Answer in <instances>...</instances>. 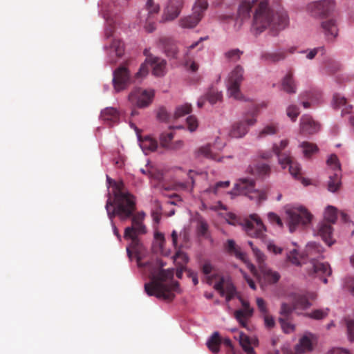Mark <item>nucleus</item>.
<instances>
[{
    "label": "nucleus",
    "mask_w": 354,
    "mask_h": 354,
    "mask_svg": "<svg viewBox=\"0 0 354 354\" xmlns=\"http://www.w3.org/2000/svg\"><path fill=\"white\" fill-rule=\"evenodd\" d=\"M289 25V16L281 5V0L271 4L260 2L254 8L252 22V31L257 35L268 29L276 36Z\"/></svg>",
    "instance_id": "obj_1"
},
{
    "label": "nucleus",
    "mask_w": 354,
    "mask_h": 354,
    "mask_svg": "<svg viewBox=\"0 0 354 354\" xmlns=\"http://www.w3.org/2000/svg\"><path fill=\"white\" fill-rule=\"evenodd\" d=\"M137 263L139 268H148L150 282L145 284V290L149 296H155L158 299L171 301L175 297V292H179V283L174 280V269H162L156 270L150 262L142 263L139 255L137 256Z\"/></svg>",
    "instance_id": "obj_2"
},
{
    "label": "nucleus",
    "mask_w": 354,
    "mask_h": 354,
    "mask_svg": "<svg viewBox=\"0 0 354 354\" xmlns=\"http://www.w3.org/2000/svg\"><path fill=\"white\" fill-rule=\"evenodd\" d=\"M106 209L109 219L117 216L121 221H127L136 209V198L131 194L118 193L113 198L109 197L106 203Z\"/></svg>",
    "instance_id": "obj_3"
},
{
    "label": "nucleus",
    "mask_w": 354,
    "mask_h": 354,
    "mask_svg": "<svg viewBox=\"0 0 354 354\" xmlns=\"http://www.w3.org/2000/svg\"><path fill=\"white\" fill-rule=\"evenodd\" d=\"M322 247L315 242L309 243L305 249V257L309 259L308 274L319 277L324 283L328 282L326 277L330 276L332 270L327 263H321L317 259L322 256Z\"/></svg>",
    "instance_id": "obj_4"
},
{
    "label": "nucleus",
    "mask_w": 354,
    "mask_h": 354,
    "mask_svg": "<svg viewBox=\"0 0 354 354\" xmlns=\"http://www.w3.org/2000/svg\"><path fill=\"white\" fill-rule=\"evenodd\" d=\"M145 217V214L143 212L136 214L133 213V216L130 218L131 219V225L124 229V239L131 240L129 246L127 248V252L130 259L132 255L130 248L136 252H138L142 250V245L138 236L147 233L146 226L143 223Z\"/></svg>",
    "instance_id": "obj_5"
},
{
    "label": "nucleus",
    "mask_w": 354,
    "mask_h": 354,
    "mask_svg": "<svg viewBox=\"0 0 354 354\" xmlns=\"http://www.w3.org/2000/svg\"><path fill=\"white\" fill-rule=\"evenodd\" d=\"M286 212L290 232H293L299 225H308L313 218V215L303 206L286 207Z\"/></svg>",
    "instance_id": "obj_6"
},
{
    "label": "nucleus",
    "mask_w": 354,
    "mask_h": 354,
    "mask_svg": "<svg viewBox=\"0 0 354 354\" xmlns=\"http://www.w3.org/2000/svg\"><path fill=\"white\" fill-rule=\"evenodd\" d=\"M337 218V209L333 206L328 205L324 212V220L329 223L322 222L318 225V234L329 246L333 244V242L331 241L333 227L330 224L335 223Z\"/></svg>",
    "instance_id": "obj_7"
},
{
    "label": "nucleus",
    "mask_w": 354,
    "mask_h": 354,
    "mask_svg": "<svg viewBox=\"0 0 354 354\" xmlns=\"http://www.w3.org/2000/svg\"><path fill=\"white\" fill-rule=\"evenodd\" d=\"M242 225L245 233L250 237L259 239L264 241L266 237V227L260 217L252 214L243 221Z\"/></svg>",
    "instance_id": "obj_8"
},
{
    "label": "nucleus",
    "mask_w": 354,
    "mask_h": 354,
    "mask_svg": "<svg viewBox=\"0 0 354 354\" xmlns=\"http://www.w3.org/2000/svg\"><path fill=\"white\" fill-rule=\"evenodd\" d=\"M244 70L242 66L237 65L229 74L227 88L230 97L235 100H243V96L240 91V85L243 80Z\"/></svg>",
    "instance_id": "obj_9"
},
{
    "label": "nucleus",
    "mask_w": 354,
    "mask_h": 354,
    "mask_svg": "<svg viewBox=\"0 0 354 354\" xmlns=\"http://www.w3.org/2000/svg\"><path fill=\"white\" fill-rule=\"evenodd\" d=\"M234 192L238 194L248 195L250 199L256 200L259 203L266 199V194L264 191L254 189L253 180L241 178L234 186Z\"/></svg>",
    "instance_id": "obj_10"
},
{
    "label": "nucleus",
    "mask_w": 354,
    "mask_h": 354,
    "mask_svg": "<svg viewBox=\"0 0 354 354\" xmlns=\"http://www.w3.org/2000/svg\"><path fill=\"white\" fill-rule=\"evenodd\" d=\"M207 7V0H196L193 6V13L181 18L178 22L179 26L183 28H194L203 17Z\"/></svg>",
    "instance_id": "obj_11"
},
{
    "label": "nucleus",
    "mask_w": 354,
    "mask_h": 354,
    "mask_svg": "<svg viewBox=\"0 0 354 354\" xmlns=\"http://www.w3.org/2000/svg\"><path fill=\"white\" fill-rule=\"evenodd\" d=\"M149 66L152 68L153 74L156 76H162L165 73L166 62L158 57H147L139 71L136 74V78H142L146 76L149 70Z\"/></svg>",
    "instance_id": "obj_12"
},
{
    "label": "nucleus",
    "mask_w": 354,
    "mask_h": 354,
    "mask_svg": "<svg viewBox=\"0 0 354 354\" xmlns=\"http://www.w3.org/2000/svg\"><path fill=\"white\" fill-rule=\"evenodd\" d=\"M153 97V90L136 88L130 93L129 100L133 106L142 109L152 102Z\"/></svg>",
    "instance_id": "obj_13"
},
{
    "label": "nucleus",
    "mask_w": 354,
    "mask_h": 354,
    "mask_svg": "<svg viewBox=\"0 0 354 354\" xmlns=\"http://www.w3.org/2000/svg\"><path fill=\"white\" fill-rule=\"evenodd\" d=\"M335 10V2L333 0H321L308 4L307 11L313 17H324L328 16Z\"/></svg>",
    "instance_id": "obj_14"
},
{
    "label": "nucleus",
    "mask_w": 354,
    "mask_h": 354,
    "mask_svg": "<svg viewBox=\"0 0 354 354\" xmlns=\"http://www.w3.org/2000/svg\"><path fill=\"white\" fill-rule=\"evenodd\" d=\"M257 107H255L251 113V117L248 115L243 120L235 122L230 131V136L232 138H240L243 137L248 131V127L254 125L256 122L255 116L257 112Z\"/></svg>",
    "instance_id": "obj_15"
},
{
    "label": "nucleus",
    "mask_w": 354,
    "mask_h": 354,
    "mask_svg": "<svg viewBox=\"0 0 354 354\" xmlns=\"http://www.w3.org/2000/svg\"><path fill=\"white\" fill-rule=\"evenodd\" d=\"M129 73L128 69L122 66L113 72V83L117 91L124 89L129 84Z\"/></svg>",
    "instance_id": "obj_16"
},
{
    "label": "nucleus",
    "mask_w": 354,
    "mask_h": 354,
    "mask_svg": "<svg viewBox=\"0 0 354 354\" xmlns=\"http://www.w3.org/2000/svg\"><path fill=\"white\" fill-rule=\"evenodd\" d=\"M184 5V0H169L164 10L162 22L172 21L177 18Z\"/></svg>",
    "instance_id": "obj_17"
},
{
    "label": "nucleus",
    "mask_w": 354,
    "mask_h": 354,
    "mask_svg": "<svg viewBox=\"0 0 354 354\" xmlns=\"http://www.w3.org/2000/svg\"><path fill=\"white\" fill-rule=\"evenodd\" d=\"M319 130V124L310 115H304L300 119V131L304 134H313Z\"/></svg>",
    "instance_id": "obj_18"
},
{
    "label": "nucleus",
    "mask_w": 354,
    "mask_h": 354,
    "mask_svg": "<svg viewBox=\"0 0 354 354\" xmlns=\"http://www.w3.org/2000/svg\"><path fill=\"white\" fill-rule=\"evenodd\" d=\"M206 39V37H201L198 41L194 42L192 44L187 47L185 64L186 67L192 72H196L198 69V64L196 62L192 60V59L189 57V55L192 53V50L195 48H197L198 50H201L203 49V45L201 44V41L205 40Z\"/></svg>",
    "instance_id": "obj_19"
},
{
    "label": "nucleus",
    "mask_w": 354,
    "mask_h": 354,
    "mask_svg": "<svg viewBox=\"0 0 354 354\" xmlns=\"http://www.w3.org/2000/svg\"><path fill=\"white\" fill-rule=\"evenodd\" d=\"M241 303L243 308L236 310L234 317L243 327L246 328L248 321L253 314V308H250L248 301L242 300Z\"/></svg>",
    "instance_id": "obj_20"
},
{
    "label": "nucleus",
    "mask_w": 354,
    "mask_h": 354,
    "mask_svg": "<svg viewBox=\"0 0 354 354\" xmlns=\"http://www.w3.org/2000/svg\"><path fill=\"white\" fill-rule=\"evenodd\" d=\"M323 31L328 41H333L338 35V28L335 20L324 21L321 24Z\"/></svg>",
    "instance_id": "obj_21"
},
{
    "label": "nucleus",
    "mask_w": 354,
    "mask_h": 354,
    "mask_svg": "<svg viewBox=\"0 0 354 354\" xmlns=\"http://www.w3.org/2000/svg\"><path fill=\"white\" fill-rule=\"evenodd\" d=\"M100 118L109 126L118 123L119 121V112L113 107H107L101 111Z\"/></svg>",
    "instance_id": "obj_22"
},
{
    "label": "nucleus",
    "mask_w": 354,
    "mask_h": 354,
    "mask_svg": "<svg viewBox=\"0 0 354 354\" xmlns=\"http://www.w3.org/2000/svg\"><path fill=\"white\" fill-rule=\"evenodd\" d=\"M160 43L167 57L171 58L176 57L178 50L172 39L163 37L160 39Z\"/></svg>",
    "instance_id": "obj_23"
},
{
    "label": "nucleus",
    "mask_w": 354,
    "mask_h": 354,
    "mask_svg": "<svg viewBox=\"0 0 354 354\" xmlns=\"http://www.w3.org/2000/svg\"><path fill=\"white\" fill-rule=\"evenodd\" d=\"M288 145V140H282L279 144H274L272 146L273 153L278 157V161L279 164H283L284 160H288V157L290 156V153H282Z\"/></svg>",
    "instance_id": "obj_24"
},
{
    "label": "nucleus",
    "mask_w": 354,
    "mask_h": 354,
    "mask_svg": "<svg viewBox=\"0 0 354 354\" xmlns=\"http://www.w3.org/2000/svg\"><path fill=\"white\" fill-rule=\"evenodd\" d=\"M253 6V2H250V1H241L238 8L237 18L241 21L248 19L250 17V12Z\"/></svg>",
    "instance_id": "obj_25"
},
{
    "label": "nucleus",
    "mask_w": 354,
    "mask_h": 354,
    "mask_svg": "<svg viewBox=\"0 0 354 354\" xmlns=\"http://www.w3.org/2000/svg\"><path fill=\"white\" fill-rule=\"evenodd\" d=\"M140 145L142 151L146 153L154 151L158 148V142L150 136H145L143 138L139 137Z\"/></svg>",
    "instance_id": "obj_26"
},
{
    "label": "nucleus",
    "mask_w": 354,
    "mask_h": 354,
    "mask_svg": "<svg viewBox=\"0 0 354 354\" xmlns=\"http://www.w3.org/2000/svg\"><path fill=\"white\" fill-rule=\"evenodd\" d=\"M281 88L287 93H295L297 91L296 84L293 80V74L289 71L283 78L281 82Z\"/></svg>",
    "instance_id": "obj_27"
},
{
    "label": "nucleus",
    "mask_w": 354,
    "mask_h": 354,
    "mask_svg": "<svg viewBox=\"0 0 354 354\" xmlns=\"http://www.w3.org/2000/svg\"><path fill=\"white\" fill-rule=\"evenodd\" d=\"M342 171H337L330 174L328 183V189L331 192H337L341 186Z\"/></svg>",
    "instance_id": "obj_28"
},
{
    "label": "nucleus",
    "mask_w": 354,
    "mask_h": 354,
    "mask_svg": "<svg viewBox=\"0 0 354 354\" xmlns=\"http://www.w3.org/2000/svg\"><path fill=\"white\" fill-rule=\"evenodd\" d=\"M260 270L264 281L269 284L275 283L280 279V274L277 272L267 267H262Z\"/></svg>",
    "instance_id": "obj_29"
},
{
    "label": "nucleus",
    "mask_w": 354,
    "mask_h": 354,
    "mask_svg": "<svg viewBox=\"0 0 354 354\" xmlns=\"http://www.w3.org/2000/svg\"><path fill=\"white\" fill-rule=\"evenodd\" d=\"M280 165L283 168L288 167L290 174L295 178H297L300 174V166L291 156L288 157V160H284L283 164Z\"/></svg>",
    "instance_id": "obj_30"
},
{
    "label": "nucleus",
    "mask_w": 354,
    "mask_h": 354,
    "mask_svg": "<svg viewBox=\"0 0 354 354\" xmlns=\"http://www.w3.org/2000/svg\"><path fill=\"white\" fill-rule=\"evenodd\" d=\"M313 349L312 342L307 336H304L299 340V344L295 347L296 354H303L311 351Z\"/></svg>",
    "instance_id": "obj_31"
},
{
    "label": "nucleus",
    "mask_w": 354,
    "mask_h": 354,
    "mask_svg": "<svg viewBox=\"0 0 354 354\" xmlns=\"http://www.w3.org/2000/svg\"><path fill=\"white\" fill-rule=\"evenodd\" d=\"M222 342L218 332H214L207 342L208 348L214 353H218Z\"/></svg>",
    "instance_id": "obj_32"
},
{
    "label": "nucleus",
    "mask_w": 354,
    "mask_h": 354,
    "mask_svg": "<svg viewBox=\"0 0 354 354\" xmlns=\"http://www.w3.org/2000/svg\"><path fill=\"white\" fill-rule=\"evenodd\" d=\"M333 105L335 108H339L344 106V108L342 110V115L350 113L353 108V106L351 105H346V98L344 97H341L338 94H335L333 96Z\"/></svg>",
    "instance_id": "obj_33"
},
{
    "label": "nucleus",
    "mask_w": 354,
    "mask_h": 354,
    "mask_svg": "<svg viewBox=\"0 0 354 354\" xmlns=\"http://www.w3.org/2000/svg\"><path fill=\"white\" fill-rule=\"evenodd\" d=\"M287 258L292 264L299 266L301 264V261L304 260L306 257L304 253H299L297 248H293L290 250L289 253L287 254Z\"/></svg>",
    "instance_id": "obj_34"
},
{
    "label": "nucleus",
    "mask_w": 354,
    "mask_h": 354,
    "mask_svg": "<svg viewBox=\"0 0 354 354\" xmlns=\"http://www.w3.org/2000/svg\"><path fill=\"white\" fill-rule=\"evenodd\" d=\"M299 147L302 148L304 156L306 158L311 157V156L317 153L319 150L315 144L309 142H303L300 144Z\"/></svg>",
    "instance_id": "obj_35"
},
{
    "label": "nucleus",
    "mask_w": 354,
    "mask_h": 354,
    "mask_svg": "<svg viewBox=\"0 0 354 354\" xmlns=\"http://www.w3.org/2000/svg\"><path fill=\"white\" fill-rule=\"evenodd\" d=\"M239 343L243 349L248 354H255L254 348L251 346L250 339L248 335L241 333L239 335Z\"/></svg>",
    "instance_id": "obj_36"
},
{
    "label": "nucleus",
    "mask_w": 354,
    "mask_h": 354,
    "mask_svg": "<svg viewBox=\"0 0 354 354\" xmlns=\"http://www.w3.org/2000/svg\"><path fill=\"white\" fill-rule=\"evenodd\" d=\"M310 306L306 297L303 295H297L293 301V308L295 309H305Z\"/></svg>",
    "instance_id": "obj_37"
},
{
    "label": "nucleus",
    "mask_w": 354,
    "mask_h": 354,
    "mask_svg": "<svg viewBox=\"0 0 354 354\" xmlns=\"http://www.w3.org/2000/svg\"><path fill=\"white\" fill-rule=\"evenodd\" d=\"M192 105L190 104H185L183 105L178 106L174 113V119H178L183 117L192 111Z\"/></svg>",
    "instance_id": "obj_38"
},
{
    "label": "nucleus",
    "mask_w": 354,
    "mask_h": 354,
    "mask_svg": "<svg viewBox=\"0 0 354 354\" xmlns=\"http://www.w3.org/2000/svg\"><path fill=\"white\" fill-rule=\"evenodd\" d=\"M206 99L211 104H214L222 100V93L214 88H211L206 94Z\"/></svg>",
    "instance_id": "obj_39"
},
{
    "label": "nucleus",
    "mask_w": 354,
    "mask_h": 354,
    "mask_svg": "<svg viewBox=\"0 0 354 354\" xmlns=\"http://www.w3.org/2000/svg\"><path fill=\"white\" fill-rule=\"evenodd\" d=\"M254 171L252 170L254 174H257L260 177H264L270 173V167L268 165L265 163H259L257 164L254 169Z\"/></svg>",
    "instance_id": "obj_40"
},
{
    "label": "nucleus",
    "mask_w": 354,
    "mask_h": 354,
    "mask_svg": "<svg viewBox=\"0 0 354 354\" xmlns=\"http://www.w3.org/2000/svg\"><path fill=\"white\" fill-rule=\"evenodd\" d=\"M173 138V132L169 131L162 133L159 138L161 147L167 149L170 144L172 143L171 140Z\"/></svg>",
    "instance_id": "obj_41"
},
{
    "label": "nucleus",
    "mask_w": 354,
    "mask_h": 354,
    "mask_svg": "<svg viewBox=\"0 0 354 354\" xmlns=\"http://www.w3.org/2000/svg\"><path fill=\"white\" fill-rule=\"evenodd\" d=\"M174 261L176 262L177 266H184L188 262V256L183 251L178 250L176 252L174 256Z\"/></svg>",
    "instance_id": "obj_42"
},
{
    "label": "nucleus",
    "mask_w": 354,
    "mask_h": 354,
    "mask_svg": "<svg viewBox=\"0 0 354 354\" xmlns=\"http://www.w3.org/2000/svg\"><path fill=\"white\" fill-rule=\"evenodd\" d=\"M160 6L158 4H155L153 0H147L146 3V11L147 12V17H153L159 12Z\"/></svg>",
    "instance_id": "obj_43"
},
{
    "label": "nucleus",
    "mask_w": 354,
    "mask_h": 354,
    "mask_svg": "<svg viewBox=\"0 0 354 354\" xmlns=\"http://www.w3.org/2000/svg\"><path fill=\"white\" fill-rule=\"evenodd\" d=\"M326 163L328 166L333 170V173L337 170H341V165L337 156L335 154H331L328 158Z\"/></svg>",
    "instance_id": "obj_44"
},
{
    "label": "nucleus",
    "mask_w": 354,
    "mask_h": 354,
    "mask_svg": "<svg viewBox=\"0 0 354 354\" xmlns=\"http://www.w3.org/2000/svg\"><path fill=\"white\" fill-rule=\"evenodd\" d=\"M107 181L111 184L113 183L114 186L113 190V197H115V195L118 193L122 194H131L128 191H126L124 189V185L122 182H115L112 181V180L106 176Z\"/></svg>",
    "instance_id": "obj_45"
},
{
    "label": "nucleus",
    "mask_w": 354,
    "mask_h": 354,
    "mask_svg": "<svg viewBox=\"0 0 354 354\" xmlns=\"http://www.w3.org/2000/svg\"><path fill=\"white\" fill-rule=\"evenodd\" d=\"M198 154L214 160H218L216 155L212 152L210 145H209L201 147L198 149Z\"/></svg>",
    "instance_id": "obj_46"
},
{
    "label": "nucleus",
    "mask_w": 354,
    "mask_h": 354,
    "mask_svg": "<svg viewBox=\"0 0 354 354\" xmlns=\"http://www.w3.org/2000/svg\"><path fill=\"white\" fill-rule=\"evenodd\" d=\"M110 48L114 50L117 57H121L124 53V44L119 39H113Z\"/></svg>",
    "instance_id": "obj_47"
},
{
    "label": "nucleus",
    "mask_w": 354,
    "mask_h": 354,
    "mask_svg": "<svg viewBox=\"0 0 354 354\" xmlns=\"http://www.w3.org/2000/svg\"><path fill=\"white\" fill-rule=\"evenodd\" d=\"M279 322L280 323L281 327L284 333H290L295 330V325L288 321V317H280L279 319Z\"/></svg>",
    "instance_id": "obj_48"
},
{
    "label": "nucleus",
    "mask_w": 354,
    "mask_h": 354,
    "mask_svg": "<svg viewBox=\"0 0 354 354\" xmlns=\"http://www.w3.org/2000/svg\"><path fill=\"white\" fill-rule=\"evenodd\" d=\"M230 186V181H219L217 182L213 187H210L209 188L205 190L206 192H212L214 194H217L220 189H225Z\"/></svg>",
    "instance_id": "obj_49"
},
{
    "label": "nucleus",
    "mask_w": 354,
    "mask_h": 354,
    "mask_svg": "<svg viewBox=\"0 0 354 354\" xmlns=\"http://www.w3.org/2000/svg\"><path fill=\"white\" fill-rule=\"evenodd\" d=\"M328 308L314 310L308 314V316L315 319H322L328 315Z\"/></svg>",
    "instance_id": "obj_50"
},
{
    "label": "nucleus",
    "mask_w": 354,
    "mask_h": 354,
    "mask_svg": "<svg viewBox=\"0 0 354 354\" xmlns=\"http://www.w3.org/2000/svg\"><path fill=\"white\" fill-rule=\"evenodd\" d=\"M278 128L276 125L270 124L265 127L259 133V137L263 138L268 135H273L277 133Z\"/></svg>",
    "instance_id": "obj_51"
},
{
    "label": "nucleus",
    "mask_w": 354,
    "mask_h": 354,
    "mask_svg": "<svg viewBox=\"0 0 354 354\" xmlns=\"http://www.w3.org/2000/svg\"><path fill=\"white\" fill-rule=\"evenodd\" d=\"M345 322L348 340L354 342V320L346 319Z\"/></svg>",
    "instance_id": "obj_52"
},
{
    "label": "nucleus",
    "mask_w": 354,
    "mask_h": 354,
    "mask_svg": "<svg viewBox=\"0 0 354 354\" xmlns=\"http://www.w3.org/2000/svg\"><path fill=\"white\" fill-rule=\"evenodd\" d=\"M242 53H243V52L241 51L238 48L232 49V50L227 51L225 53V57L229 61L236 62L238 59H239V58H240L241 55H242Z\"/></svg>",
    "instance_id": "obj_53"
},
{
    "label": "nucleus",
    "mask_w": 354,
    "mask_h": 354,
    "mask_svg": "<svg viewBox=\"0 0 354 354\" xmlns=\"http://www.w3.org/2000/svg\"><path fill=\"white\" fill-rule=\"evenodd\" d=\"M285 57V55L283 53H264L262 55V58L265 60L270 61V62H277L281 59H283Z\"/></svg>",
    "instance_id": "obj_54"
},
{
    "label": "nucleus",
    "mask_w": 354,
    "mask_h": 354,
    "mask_svg": "<svg viewBox=\"0 0 354 354\" xmlns=\"http://www.w3.org/2000/svg\"><path fill=\"white\" fill-rule=\"evenodd\" d=\"M252 252L259 263V268L261 269L262 267H266L264 266V262L266 261L265 254L257 248H252Z\"/></svg>",
    "instance_id": "obj_55"
},
{
    "label": "nucleus",
    "mask_w": 354,
    "mask_h": 354,
    "mask_svg": "<svg viewBox=\"0 0 354 354\" xmlns=\"http://www.w3.org/2000/svg\"><path fill=\"white\" fill-rule=\"evenodd\" d=\"M227 248L230 252L234 253L239 259H242L243 258L244 254L238 248H236V244L233 240L227 241Z\"/></svg>",
    "instance_id": "obj_56"
},
{
    "label": "nucleus",
    "mask_w": 354,
    "mask_h": 354,
    "mask_svg": "<svg viewBox=\"0 0 354 354\" xmlns=\"http://www.w3.org/2000/svg\"><path fill=\"white\" fill-rule=\"evenodd\" d=\"M286 112H287V115L293 122H295L297 120L298 115H299V109L295 105H290L289 106H288Z\"/></svg>",
    "instance_id": "obj_57"
},
{
    "label": "nucleus",
    "mask_w": 354,
    "mask_h": 354,
    "mask_svg": "<svg viewBox=\"0 0 354 354\" xmlns=\"http://www.w3.org/2000/svg\"><path fill=\"white\" fill-rule=\"evenodd\" d=\"M157 118L162 122H169L170 121L171 115L169 114L165 108L160 107L158 111Z\"/></svg>",
    "instance_id": "obj_58"
},
{
    "label": "nucleus",
    "mask_w": 354,
    "mask_h": 354,
    "mask_svg": "<svg viewBox=\"0 0 354 354\" xmlns=\"http://www.w3.org/2000/svg\"><path fill=\"white\" fill-rule=\"evenodd\" d=\"M224 290L225 294L226 293V300L229 301L235 296L236 288L232 283H227Z\"/></svg>",
    "instance_id": "obj_59"
},
{
    "label": "nucleus",
    "mask_w": 354,
    "mask_h": 354,
    "mask_svg": "<svg viewBox=\"0 0 354 354\" xmlns=\"http://www.w3.org/2000/svg\"><path fill=\"white\" fill-rule=\"evenodd\" d=\"M268 218L269 221L272 224H277L279 227H283V223L280 217L273 212H270L268 214Z\"/></svg>",
    "instance_id": "obj_60"
},
{
    "label": "nucleus",
    "mask_w": 354,
    "mask_h": 354,
    "mask_svg": "<svg viewBox=\"0 0 354 354\" xmlns=\"http://www.w3.org/2000/svg\"><path fill=\"white\" fill-rule=\"evenodd\" d=\"M187 124L190 131H194L198 127V120L194 115H190L187 118Z\"/></svg>",
    "instance_id": "obj_61"
},
{
    "label": "nucleus",
    "mask_w": 354,
    "mask_h": 354,
    "mask_svg": "<svg viewBox=\"0 0 354 354\" xmlns=\"http://www.w3.org/2000/svg\"><path fill=\"white\" fill-rule=\"evenodd\" d=\"M293 310H295V308H293V305L290 306L287 304L283 303L281 305L280 313L281 315L284 316L283 318H286L291 314Z\"/></svg>",
    "instance_id": "obj_62"
},
{
    "label": "nucleus",
    "mask_w": 354,
    "mask_h": 354,
    "mask_svg": "<svg viewBox=\"0 0 354 354\" xmlns=\"http://www.w3.org/2000/svg\"><path fill=\"white\" fill-rule=\"evenodd\" d=\"M145 28L148 32H152L156 29L153 17H147L145 19Z\"/></svg>",
    "instance_id": "obj_63"
},
{
    "label": "nucleus",
    "mask_w": 354,
    "mask_h": 354,
    "mask_svg": "<svg viewBox=\"0 0 354 354\" xmlns=\"http://www.w3.org/2000/svg\"><path fill=\"white\" fill-rule=\"evenodd\" d=\"M345 288L353 296H354V278L351 277L346 278Z\"/></svg>",
    "instance_id": "obj_64"
}]
</instances>
